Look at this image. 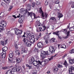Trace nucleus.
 <instances>
[{
    "label": "nucleus",
    "instance_id": "obj_1",
    "mask_svg": "<svg viewBox=\"0 0 74 74\" xmlns=\"http://www.w3.org/2000/svg\"><path fill=\"white\" fill-rule=\"evenodd\" d=\"M36 21L37 23L35 24V26L37 28L36 30L37 32H39V31L42 32V31H44V30H45V29H46V27H45V26H43L42 29L41 27H38L40 26L41 24L40 22V20H39L38 21L37 20Z\"/></svg>",
    "mask_w": 74,
    "mask_h": 74
},
{
    "label": "nucleus",
    "instance_id": "obj_2",
    "mask_svg": "<svg viewBox=\"0 0 74 74\" xmlns=\"http://www.w3.org/2000/svg\"><path fill=\"white\" fill-rule=\"evenodd\" d=\"M30 34V32L28 31L26 33V34H28L26 36L27 38H28L30 40V42L32 44H33L35 42V38H34V36L33 35H31Z\"/></svg>",
    "mask_w": 74,
    "mask_h": 74
},
{
    "label": "nucleus",
    "instance_id": "obj_3",
    "mask_svg": "<svg viewBox=\"0 0 74 74\" xmlns=\"http://www.w3.org/2000/svg\"><path fill=\"white\" fill-rule=\"evenodd\" d=\"M7 23L5 21H2L1 23H0V32H3L4 29L3 27H6Z\"/></svg>",
    "mask_w": 74,
    "mask_h": 74
},
{
    "label": "nucleus",
    "instance_id": "obj_4",
    "mask_svg": "<svg viewBox=\"0 0 74 74\" xmlns=\"http://www.w3.org/2000/svg\"><path fill=\"white\" fill-rule=\"evenodd\" d=\"M48 55H49V54L47 51L45 52L43 51V52H42L40 54V56L41 57H42V59H44V58H45V56Z\"/></svg>",
    "mask_w": 74,
    "mask_h": 74
},
{
    "label": "nucleus",
    "instance_id": "obj_5",
    "mask_svg": "<svg viewBox=\"0 0 74 74\" xmlns=\"http://www.w3.org/2000/svg\"><path fill=\"white\" fill-rule=\"evenodd\" d=\"M49 51L50 52H51V53L52 54H53V53H55V50L54 49L53 47L52 46H50L49 48Z\"/></svg>",
    "mask_w": 74,
    "mask_h": 74
},
{
    "label": "nucleus",
    "instance_id": "obj_6",
    "mask_svg": "<svg viewBox=\"0 0 74 74\" xmlns=\"http://www.w3.org/2000/svg\"><path fill=\"white\" fill-rule=\"evenodd\" d=\"M6 53H3L2 52L0 54L1 57H0V62H1V60L0 59H4L5 58V54Z\"/></svg>",
    "mask_w": 74,
    "mask_h": 74
},
{
    "label": "nucleus",
    "instance_id": "obj_7",
    "mask_svg": "<svg viewBox=\"0 0 74 74\" xmlns=\"http://www.w3.org/2000/svg\"><path fill=\"white\" fill-rule=\"evenodd\" d=\"M39 11H40V14H42L41 15L43 18H44V17L47 18V15L46 14H44V13H43V12H42L41 8H40Z\"/></svg>",
    "mask_w": 74,
    "mask_h": 74
},
{
    "label": "nucleus",
    "instance_id": "obj_8",
    "mask_svg": "<svg viewBox=\"0 0 74 74\" xmlns=\"http://www.w3.org/2000/svg\"><path fill=\"white\" fill-rule=\"evenodd\" d=\"M74 71V68L73 67L71 66L69 69V73L70 74H74V73H73V71Z\"/></svg>",
    "mask_w": 74,
    "mask_h": 74
},
{
    "label": "nucleus",
    "instance_id": "obj_9",
    "mask_svg": "<svg viewBox=\"0 0 74 74\" xmlns=\"http://www.w3.org/2000/svg\"><path fill=\"white\" fill-rule=\"evenodd\" d=\"M34 57H32V58L30 59L28 62L30 64H32V63H33L34 61Z\"/></svg>",
    "mask_w": 74,
    "mask_h": 74
},
{
    "label": "nucleus",
    "instance_id": "obj_10",
    "mask_svg": "<svg viewBox=\"0 0 74 74\" xmlns=\"http://www.w3.org/2000/svg\"><path fill=\"white\" fill-rule=\"evenodd\" d=\"M37 47L39 48H42L44 47V44L41 42H39L37 44Z\"/></svg>",
    "mask_w": 74,
    "mask_h": 74
},
{
    "label": "nucleus",
    "instance_id": "obj_11",
    "mask_svg": "<svg viewBox=\"0 0 74 74\" xmlns=\"http://www.w3.org/2000/svg\"><path fill=\"white\" fill-rule=\"evenodd\" d=\"M33 64L35 66H36L37 68H38V63L37 62V61H34L33 62Z\"/></svg>",
    "mask_w": 74,
    "mask_h": 74
},
{
    "label": "nucleus",
    "instance_id": "obj_12",
    "mask_svg": "<svg viewBox=\"0 0 74 74\" xmlns=\"http://www.w3.org/2000/svg\"><path fill=\"white\" fill-rule=\"evenodd\" d=\"M1 44L3 45V46H4L5 45H6L7 43V40H6L5 42L1 41Z\"/></svg>",
    "mask_w": 74,
    "mask_h": 74
},
{
    "label": "nucleus",
    "instance_id": "obj_13",
    "mask_svg": "<svg viewBox=\"0 0 74 74\" xmlns=\"http://www.w3.org/2000/svg\"><path fill=\"white\" fill-rule=\"evenodd\" d=\"M7 49H8L7 47H3L2 49V52L4 53H6L5 52L7 51Z\"/></svg>",
    "mask_w": 74,
    "mask_h": 74
},
{
    "label": "nucleus",
    "instance_id": "obj_14",
    "mask_svg": "<svg viewBox=\"0 0 74 74\" xmlns=\"http://www.w3.org/2000/svg\"><path fill=\"white\" fill-rule=\"evenodd\" d=\"M16 69H17V71H20L21 72L22 71V70L21 69V67L19 66H16Z\"/></svg>",
    "mask_w": 74,
    "mask_h": 74
},
{
    "label": "nucleus",
    "instance_id": "obj_15",
    "mask_svg": "<svg viewBox=\"0 0 74 74\" xmlns=\"http://www.w3.org/2000/svg\"><path fill=\"white\" fill-rule=\"evenodd\" d=\"M27 11H30L31 10V5L28 4L27 6Z\"/></svg>",
    "mask_w": 74,
    "mask_h": 74
},
{
    "label": "nucleus",
    "instance_id": "obj_16",
    "mask_svg": "<svg viewBox=\"0 0 74 74\" xmlns=\"http://www.w3.org/2000/svg\"><path fill=\"white\" fill-rule=\"evenodd\" d=\"M69 5H71V7L72 8H74V2L71 1L69 3Z\"/></svg>",
    "mask_w": 74,
    "mask_h": 74
},
{
    "label": "nucleus",
    "instance_id": "obj_17",
    "mask_svg": "<svg viewBox=\"0 0 74 74\" xmlns=\"http://www.w3.org/2000/svg\"><path fill=\"white\" fill-rule=\"evenodd\" d=\"M23 42H25V43L26 44H27V43L29 42H30L29 41V40L27 39H26L25 40V38H24L23 39Z\"/></svg>",
    "mask_w": 74,
    "mask_h": 74
},
{
    "label": "nucleus",
    "instance_id": "obj_18",
    "mask_svg": "<svg viewBox=\"0 0 74 74\" xmlns=\"http://www.w3.org/2000/svg\"><path fill=\"white\" fill-rule=\"evenodd\" d=\"M43 39L45 40H49V36L46 35L43 38Z\"/></svg>",
    "mask_w": 74,
    "mask_h": 74
},
{
    "label": "nucleus",
    "instance_id": "obj_19",
    "mask_svg": "<svg viewBox=\"0 0 74 74\" xmlns=\"http://www.w3.org/2000/svg\"><path fill=\"white\" fill-rule=\"evenodd\" d=\"M67 33V36H64V38H67L69 37V33H70V32L69 31Z\"/></svg>",
    "mask_w": 74,
    "mask_h": 74
},
{
    "label": "nucleus",
    "instance_id": "obj_20",
    "mask_svg": "<svg viewBox=\"0 0 74 74\" xmlns=\"http://www.w3.org/2000/svg\"><path fill=\"white\" fill-rule=\"evenodd\" d=\"M61 32V31H57L56 32H53V34H54V35H56V36H59V34H58V33H59V32Z\"/></svg>",
    "mask_w": 74,
    "mask_h": 74
},
{
    "label": "nucleus",
    "instance_id": "obj_21",
    "mask_svg": "<svg viewBox=\"0 0 74 74\" xmlns=\"http://www.w3.org/2000/svg\"><path fill=\"white\" fill-rule=\"evenodd\" d=\"M12 16L15 18H19L20 17V14H19V15H13Z\"/></svg>",
    "mask_w": 74,
    "mask_h": 74
},
{
    "label": "nucleus",
    "instance_id": "obj_22",
    "mask_svg": "<svg viewBox=\"0 0 74 74\" xmlns=\"http://www.w3.org/2000/svg\"><path fill=\"white\" fill-rule=\"evenodd\" d=\"M32 43H30V42H28V43L26 44L27 47H31L32 45Z\"/></svg>",
    "mask_w": 74,
    "mask_h": 74
},
{
    "label": "nucleus",
    "instance_id": "obj_23",
    "mask_svg": "<svg viewBox=\"0 0 74 74\" xmlns=\"http://www.w3.org/2000/svg\"><path fill=\"white\" fill-rule=\"evenodd\" d=\"M18 46H16V47L15 48V52L16 53H18V52H18L19 51V50L18 49Z\"/></svg>",
    "mask_w": 74,
    "mask_h": 74
},
{
    "label": "nucleus",
    "instance_id": "obj_24",
    "mask_svg": "<svg viewBox=\"0 0 74 74\" xmlns=\"http://www.w3.org/2000/svg\"><path fill=\"white\" fill-rule=\"evenodd\" d=\"M41 33H40L39 36L36 38V40H38L39 38H41Z\"/></svg>",
    "mask_w": 74,
    "mask_h": 74
},
{
    "label": "nucleus",
    "instance_id": "obj_25",
    "mask_svg": "<svg viewBox=\"0 0 74 74\" xmlns=\"http://www.w3.org/2000/svg\"><path fill=\"white\" fill-rule=\"evenodd\" d=\"M16 60L17 63H19L20 62H21V58H16Z\"/></svg>",
    "mask_w": 74,
    "mask_h": 74
},
{
    "label": "nucleus",
    "instance_id": "obj_26",
    "mask_svg": "<svg viewBox=\"0 0 74 74\" xmlns=\"http://www.w3.org/2000/svg\"><path fill=\"white\" fill-rule=\"evenodd\" d=\"M58 54H55L54 56H52L49 59V61H50L51 60H52L53 59V58L54 57H55L56 56V55H57Z\"/></svg>",
    "mask_w": 74,
    "mask_h": 74
},
{
    "label": "nucleus",
    "instance_id": "obj_27",
    "mask_svg": "<svg viewBox=\"0 0 74 74\" xmlns=\"http://www.w3.org/2000/svg\"><path fill=\"white\" fill-rule=\"evenodd\" d=\"M5 74H12V71L11 70H9L7 71Z\"/></svg>",
    "mask_w": 74,
    "mask_h": 74
},
{
    "label": "nucleus",
    "instance_id": "obj_28",
    "mask_svg": "<svg viewBox=\"0 0 74 74\" xmlns=\"http://www.w3.org/2000/svg\"><path fill=\"white\" fill-rule=\"evenodd\" d=\"M42 62L40 61L39 60L37 61L38 66V67H39V64H40V65H41Z\"/></svg>",
    "mask_w": 74,
    "mask_h": 74
},
{
    "label": "nucleus",
    "instance_id": "obj_29",
    "mask_svg": "<svg viewBox=\"0 0 74 74\" xmlns=\"http://www.w3.org/2000/svg\"><path fill=\"white\" fill-rule=\"evenodd\" d=\"M3 1H5L6 3H10V0H2Z\"/></svg>",
    "mask_w": 74,
    "mask_h": 74
},
{
    "label": "nucleus",
    "instance_id": "obj_30",
    "mask_svg": "<svg viewBox=\"0 0 74 74\" xmlns=\"http://www.w3.org/2000/svg\"><path fill=\"white\" fill-rule=\"evenodd\" d=\"M14 55V54L12 53H10L9 56L10 58H12V57H13V56Z\"/></svg>",
    "mask_w": 74,
    "mask_h": 74
},
{
    "label": "nucleus",
    "instance_id": "obj_31",
    "mask_svg": "<svg viewBox=\"0 0 74 74\" xmlns=\"http://www.w3.org/2000/svg\"><path fill=\"white\" fill-rule=\"evenodd\" d=\"M58 71V69L57 68H56L54 69L53 72H54L55 73H57Z\"/></svg>",
    "mask_w": 74,
    "mask_h": 74
},
{
    "label": "nucleus",
    "instance_id": "obj_32",
    "mask_svg": "<svg viewBox=\"0 0 74 74\" xmlns=\"http://www.w3.org/2000/svg\"><path fill=\"white\" fill-rule=\"evenodd\" d=\"M62 17H63V15L61 13H59V15L58 16V18H62Z\"/></svg>",
    "mask_w": 74,
    "mask_h": 74
},
{
    "label": "nucleus",
    "instance_id": "obj_33",
    "mask_svg": "<svg viewBox=\"0 0 74 74\" xmlns=\"http://www.w3.org/2000/svg\"><path fill=\"white\" fill-rule=\"evenodd\" d=\"M64 65L65 66V67H67L68 66V64L67 62V61L65 60L64 63Z\"/></svg>",
    "mask_w": 74,
    "mask_h": 74
},
{
    "label": "nucleus",
    "instance_id": "obj_34",
    "mask_svg": "<svg viewBox=\"0 0 74 74\" xmlns=\"http://www.w3.org/2000/svg\"><path fill=\"white\" fill-rule=\"evenodd\" d=\"M60 47L62 48L66 49V46L65 45H62Z\"/></svg>",
    "mask_w": 74,
    "mask_h": 74
},
{
    "label": "nucleus",
    "instance_id": "obj_35",
    "mask_svg": "<svg viewBox=\"0 0 74 74\" xmlns=\"http://www.w3.org/2000/svg\"><path fill=\"white\" fill-rule=\"evenodd\" d=\"M17 71V70L16 69V68H14L12 70V71L13 72H15V71Z\"/></svg>",
    "mask_w": 74,
    "mask_h": 74
},
{
    "label": "nucleus",
    "instance_id": "obj_36",
    "mask_svg": "<svg viewBox=\"0 0 74 74\" xmlns=\"http://www.w3.org/2000/svg\"><path fill=\"white\" fill-rule=\"evenodd\" d=\"M74 30V26L72 27H70L69 29V30L70 31H73Z\"/></svg>",
    "mask_w": 74,
    "mask_h": 74
},
{
    "label": "nucleus",
    "instance_id": "obj_37",
    "mask_svg": "<svg viewBox=\"0 0 74 74\" xmlns=\"http://www.w3.org/2000/svg\"><path fill=\"white\" fill-rule=\"evenodd\" d=\"M18 30H19V29H16V30L15 31L16 34H19V32Z\"/></svg>",
    "mask_w": 74,
    "mask_h": 74
},
{
    "label": "nucleus",
    "instance_id": "obj_38",
    "mask_svg": "<svg viewBox=\"0 0 74 74\" xmlns=\"http://www.w3.org/2000/svg\"><path fill=\"white\" fill-rule=\"evenodd\" d=\"M62 32H63L64 33H67V30H66V29H64L62 30Z\"/></svg>",
    "mask_w": 74,
    "mask_h": 74
},
{
    "label": "nucleus",
    "instance_id": "obj_39",
    "mask_svg": "<svg viewBox=\"0 0 74 74\" xmlns=\"http://www.w3.org/2000/svg\"><path fill=\"white\" fill-rule=\"evenodd\" d=\"M28 11L27 10H25V9H24L22 11L23 12L24 14H26L27 12Z\"/></svg>",
    "mask_w": 74,
    "mask_h": 74
},
{
    "label": "nucleus",
    "instance_id": "obj_40",
    "mask_svg": "<svg viewBox=\"0 0 74 74\" xmlns=\"http://www.w3.org/2000/svg\"><path fill=\"white\" fill-rule=\"evenodd\" d=\"M23 20H22V19H21V18H19L18 22H19L20 23H22V22H23Z\"/></svg>",
    "mask_w": 74,
    "mask_h": 74
},
{
    "label": "nucleus",
    "instance_id": "obj_41",
    "mask_svg": "<svg viewBox=\"0 0 74 74\" xmlns=\"http://www.w3.org/2000/svg\"><path fill=\"white\" fill-rule=\"evenodd\" d=\"M69 62L71 64H73V60L70 59L69 60Z\"/></svg>",
    "mask_w": 74,
    "mask_h": 74
},
{
    "label": "nucleus",
    "instance_id": "obj_42",
    "mask_svg": "<svg viewBox=\"0 0 74 74\" xmlns=\"http://www.w3.org/2000/svg\"><path fill=\"white\" fill-rule=\"evenodd\" d=\"M28 13L29 14V15L30 16H31L32 18V16L33 15V12H28Z\"/></svg>",
    "mask_w": 74,
    "mask_h": 74
},
{
    "label": "nucleus",
    "instance_id": "obj_43",
    "mask_svg": "<svg viewBox=\"0 0 74 74\" xmlns=\"http://www.w3.org/2000/svg\"><path fill=\"white\" fill-rule=\"evenodd\" d=\"M70 53H74V49H72L70 51Z\"/></svg>",
    "mask_w": 74,
    "mask_h": 74
},
{
    "label": "nucleus",
    "instance_id": "obj_44",
    "mask_svg": "<svg viewBox=\"0 0 74 74\" xmlns=\"http://www.w3.org/2000/svg\"><path fill=\"white\" fill-rule=\"evenodd\" d=\"M34 51L35 52H36V53H38V49L36 48H35L34 49Z\"/></svg>",
    "mask_w": 74,
    "mask_h": 74
},
{
    "label": "nucleus",
    "instance_id": "obj_45",
    "mask_svg": "<svg viewBox=\"0 0 74 74\" xmlns=\"http://www.w3.org/2000/svg\"><path fill=\"white\" fill-rule=\"evenodd\" d=\"M35 5L36 3H35L34 2H33L31 5L32 7H35Z\"/></svg>",
    "mask_w": 74,
    "mask_h": 74
},
{
    "label": "nucleus",
    "instance_id": "obj_46",
    "mask_svg": "<svg viewBox=\"0 0 74 74\" xmlns=\"http://www.w3.org/2000/svg\"><path fill=\"white\" fill-rule=\"evenodd\" d=\"M48 1H45V5H48Z\"/></svg>",
    "mask_w": 74,
    "mask_h": 74
},
{
    "label": "nucleus",
    "instance_id": "obj_47",
    "mask_svg": "<svg viewBox=\"0 0 74 74\" xmlns=\"http://www.w3.org/2000/svg\"><path fill=\"white\" fill-rule=\"evenodd\" d=\"M24 48V53H27V50L25 48Z\"/></svg>",
    "mask_w": 74,
    "mask_h": 74
},
{
    "label": "nucleus",
    "instance_id": "obj_48",
    "mask_svg": "<svg viewBox=\"0 0 74 74\" xmlns=\"http://www.w3.org/2000/svg\"><path fill=\"white\" fill-rule=\"evenodd\" d=\"M18 34H21L22 33V30H20L18 29Z\"/></svg>",
    "mask_w": 74,
    "mask_h": 74
},
{
    "label": "nucleus",
    "instance_id": "obj_49",
    "mask_svg": "<svg viewBox=\"0 0 74 74\" xmlns=\"http://www.w3.org/2000/svg\"><path fill=\"white\" fill-rule=\"evenodd\" d=\"M51 20H52L53 21H55V18L54 17H51L50 18V21H51Z\"/></svg>",
    "mask_w": 74,
    "mask_h": 74
},
{
    "label": "nucleus",
    "instance_id": "obj_50",
    "mask_svg": "<svg viewBox=\"0 0 74 74\" xmlns=\"http://www.w3.org/2000/svg\"><path fill=\"white\" fill-rule=\"evenodd\" d=\"M1 5H2V6L3 7H5V6L6 5L5 3L3 2H2V3H1Z\"/></svg>",
    "mask_w": 74,
    "mask_h": 74
},
{
    "label": "nucleus",
    "instance_id": "obj_51",
    "mask_svg": "<svg viewBox=\"0 0 74 74\" xmlns=\"http://www.w3.org/2000/svg\"><path fill=\"white\" fill-rule=\"evenodd\" d=\"M19 18L23 20H24V17L23 16H21Z\"/></svg>",
    "mask_w": 74,
    "mask_h": 74
},
{
    "label": "nucleus",
    "instance_id": "obj_52",
    "mask_svg": "<svg viewBox=\"0 0 74 74\" xmlns=\"http://www.w3.org/2000/svg\"><path fill=\"white\" fill-rule=\"evenodd\" d=\"M57 66L59 68H60L61 67H63L62 65H60V64H58Z\"/></svg>",
    "mask_w": 74,
    "mask_h": 74
},
{
    "label": "nucleus",
    "instance_id": "obj_53",
    "mask_svg": "<svg viewBox=\"0 0 74 74\" xmlns=\"http://www.w3.org/2000/svg\"><path fill=\"white\" fill-rule=\"evenodd\" d=\"M41 65H45V61L42 62V64Z\"/></svg>",
    "mask_w": 74,
    "mask_h": 74
},
{
    "label": "nucleus",
    "instance_id": "obj_54",
    "mask_svg": "<svg viewBox=\"0 0 74 74\" xmlns=\"http://www.w3.org/2000/svg\"><path fill=\"white\" fill-rule=\"evenodd\" d=\"M24 53V48H22V51H21V53L22 54L23 53Z\"/></svg>",
    "mask_w": 74,
    "mask_h": 74
},
{
    "label": "nucleus",
    "instance_id": "obj_55",
    "mask_svg": "<svg viewBox=\"0 0 74 74\" xmlns=\"http://www.w3.org/2000/svg\"><path fill=\"white\" fill-rule=\"evenodd\" d=\"M60 2L58 0V1H55V3L56 4H59V3Z\"/></svg>",
    "mask_w": 74,
    "mask_h": 74
},
{
    "label": "nucleus",
    "instance_id": "obj_56",
    "mask_svg": "<svg viewBox=\"0 0 74 74\" xmlns=\"http://www.w3.org/2000/svg\"><path fill=\"white\" fill-rule=\"evenodd\" d=\"M1 14L2 15V18H3V17L4 16V13L3 12L1 13Z\"/></svg>",
    "mask_w": 74,
    "mask_h": 74
},
{
    "label": "nucleus",
    "instance_id": "obj_57",
    "mask_svg": "<svg viewBox=\"0 0 74 74\" xmlns=\"http://www.w3.org/2000/svg\"><path fill=\"white\" fill-rule=\"evenodd\" d=\"M37 3H36V5H40V2H39V1H36Z\"/></svg>",
    "mask_w": 74,
    "mask_h": 74
},
{
    "label": "nucleus",
    "instance_id": "obj_58",
    "mask_svg": "<svg viewBox=\"0 0 74 74\" xmlns=\"http://www.w3.org/2000/svg\"><path fill=\"white\" fill-rule=\"evenodd\" d=\"M12 7H13V6H10V9H9V11H11V10L12 8Z\"/></svg>",
    "mask_w": 74,
    "mask_h": 74
},
{
    "label": "nucleus",
    "instance_id": "obj_59",
    "mask_svg": "<svg viewBox=\"0 0 74 74\" xmlns=\"http://www.w3.org/2000/svg\"><path fill=\"white\" fill-rule=\"evenodd\" d=\"M33 15L34 16V18H38V17H36V14H34V13L33 14Z\"/></svg>",
    "mask_w": 74,
    "mask_h": 74
},
{
    "label": "nucleus",
    "instance_id": "obj_60",
    "mask_svg": "<svg viewBox=\"0 0 74 74\" xmlns=\"http://www.w3.org/2000/svg\"><path fill=\"white\" fill-rule=\"evenodd\" d=\"M45 63L47 64V63H48V60H46L45 61Z\"/></svg>",
    "mask_w": 74,
    "mask_h": 74
},
{
    "label": "nucleus",
    "instance_id": "obj_61",
    "mask_svg": "<svg viewBox=\"0 0 74 74\" xmlns=\"http://www.w3.org/2000/svg\"><path fill=\"white\" fill-rule=\"evenodd\" d=\"M22 37H24V38L26 37V36H25V32L24 33V34L23 35Z\"/></svg>",
    "mask_w": 74,
    "mask_h": 74
},
{
    "label": "nucleus",
    "instance_id": "obj_62",
    "mask_svg": "<svg viewBox=\"0 0 74 74\" xmlns=\"http://www.w3.org/2000/svg\"><path fill=\"white\" fill-rule=\"evenodd\" d=\"M49 7L51 9H52V5H49Z\"/></svg>",
    "mask_w": 74,
    "mask_h": 74
},
{
    "label": "nucleus",
    "instance_id": "obj_63",
    "mask_svg": "<svg viewBox=\"0 0 74 74\" xmlns=\"http://www.w3.org/2000/svg\"><path fill=\"white\" fill-rule=\"evenodd\" d=\"M67 56V54H65L64 56H62V58H63V59L64 58H65V56Z\"/></svg>",
    "mask_w": 74,
    "mask_h": 74
},
{
    "label": "nucleus",
    "instance_id": "obj_64",
    "mask_svg": "<svg viewBox=\"0 0 74 74\" xmlns=\"http://www.w3.org/2000/svg\"><path fill=\"white\" fill-rule=\"evenodd\" d=\"M28 68H29V69H32V66H29Z\"/></svg>",
    "mask_w": 74,
    "mask_h": 74
}]
</instances>
